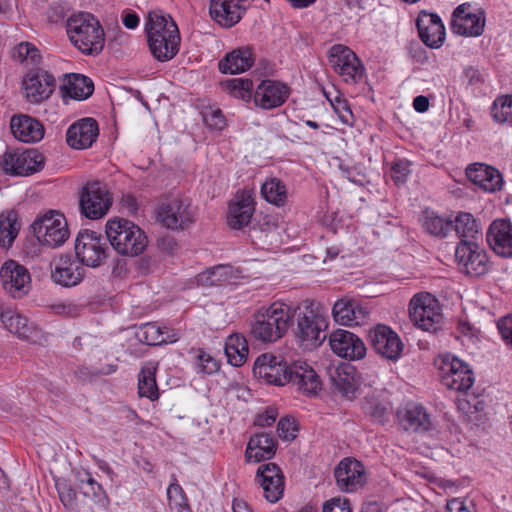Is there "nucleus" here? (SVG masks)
I'll use <instances>...</instances> for the list:
<instances>
[{"mask_svg":"<svg viewBox=\"0 0 512 512\" xmlns=\"http://www.w3.org/2000/svg\"><path fill=\"white\" fill-rule=\"evenodd\" d=\"M493 120L499 124H512V95L499 96L491 108Z\"/></svg>","mask_w":512,"mask_h":512,"instance_id":"49530a36","label":"nucleus"},{"mask_svg":"<svg viewBox=\"0 0 512 512\" xmlns=\"http://www.w3.org/2000/svg\"><path fill=\"white\" fill-rule=\"evenodd\" d=\"M197 366L202 373L213 374L219 370V364L210 354L198 349Z\"/></svg>","mask_w":512,"mask_h":512,"instance_id":"13d9d810","label":"nucleus"},{"mask_svg":"<svg viewBox=\"0 0 512 512\" xmlns=\"http://www.w3.org/2000/svg\"><path fill=\"white\" fill-rule=\"evenodd\" d=\"M231 275V268L225 265H219L210 268L197 276V282L205 286H217L226 282Z\"/></svg>","mask_w":512,"mask_h":512,"instance_id":"09e8293b","label":"nucleus"},{"mask_svg":"<svg viewBox=\"0 0 512 512\" xmlns=\"http://www.w3.org/2000/svg\"><path fill=\"white\" fill-rule=\"evenodd\" d=\"M99 135V126L95 119L82 118L69 126L66 132L67 144L76 150L91 147Z\"/></svg>","mask_w":512,"mask_h":512,"instance_id":"a878e982","label":"nucleus"},{"mask_svg":"<svg viewBox=\"0 0 512 512\" xmlns=\"http://www.w3.org/2000/svg\"><path fill=\"white\" fill-rule=\"evenodd\" d=\"M145 31L149 49L155 59L166 62L177 55L180 34L170 15H164L160 10L149 12Z\"/></svg>","mask_w":512,"mask_h":512,"instance_id":"7ed1b4c3","label":"nucleus"},{"mask_svg":"<svg viewBox=\"0 0 512 512\" xmlns=\"http://www.w3.org/2000/svg\"><path fill=\"white\" fill-rule=\"evenodd\" d=\"M416 27L421 41L429 48L437 49L445 40V27L435 13L421 11L416 19Z\"/></svg>","mask_w":512,"mask_h":512,"instance_id":"b1692460","label":"nucleus"},{"mask_svg":"<svg viewBox=\"0 0 512 512\" xmlns=\"http://www.w3.org/2000/svg\"><path fill=\"white\" fill-rule=\"evenodd\" d=\"M70 41L82 53L98 55L105 44V34L100 22L90 13L71 15L66 22Z\"/></svg>","mask_w":512,"mask_h":512,"instance_id":"20e7f679","label":"nucleus"},{"mask_svg":"<svg viewBox=\"0 0 512 512\" xmlns=\"http://www.w3.org/2000/svg\"><path fill=\"white\" fill-rule=\"evenodd\" d=\"M452 222V230L456 231L461 240L476 241L479 235V224L472 214L459 212Z\"/></svg>","mask_w":512,"mask_h":512,"instance_id":"37998d69","label":"nucleus"},{"mask_svg":"<svg viewBox=\"0 0 512 512\" xmlns=\"http://www.w3.org/2000/svg\"><path fill=\"white\" fill-rule=\"evenodd\" d=\"M224 351L231 365L241 366L245 363L249 353L246 338L239 334L230 335L226 340Z\"/></svg>","mask_w":512,"mask_h":512,"instance_id":"ea45409f","label":"nucleus"},{"mask_svg":"<svg viewBox=\"0 0 512 512\" xmlns=\"http://www.w3.org/2000/svg\"><path fill=\"white\" fill-rule=\"evenodd\" d=\"M334 476L338 488L343 492H354L365 484L363 464L350 458H344L335 468Z\"/></svg>","mask_w":512,"mask_h":512,"instance_id":"5701e85b","label":"nucleus"},{"mask_svg":"<svg viewBox=\"0 0 512 512\" xmlns=\"http://www.w3.org/2000/svg\"><path fill=\"white\" fill-rule=\"evenodd\" d=\"M277 418V411L274 408H267L264 413L256 417L255 424L260 427L271 426Z\"/></svg>","mask_w":512,"mask_h":512,"instance_id":"e2e57ef3","label":"nucleus"},{"mask_svg":"<svg viewBox=\"0 0 512 512\" xmlns=\"http://www.w3.org/2000/svg\"><path fill=\"white\" fill-rule=\"evenodd\" d=\"M330 347L339 357L358 360L366 355L364 342L350 331L338 329L330 335Z\"/></svg>","mask_w":512,"mask_h":512,"instance_id":"393cba45","label":"nucleus"},{"mask_svg":"<svg viewBox=\"0 0 512 512\" xmlns=\"http://www.w3.org/2000/svg\"><path fill=\"white\" fill-rule=\"evenodd\" d=\"M261 194L263 198L276 206H282L287 199L285 185L277 178L266 180L261 186Z\"/></svg>","mask_w":512,"mask_h":512,"instance_id":"a18cd8bd","label":"nucleus"},{"mask_svg":"<svg viewBox=\"0 0 512 512\" xmlns=\"http://www.w3.org/2000/svg\"><path fill=\"white\" fill-rule=\"evenodd\" d=\"M485 27V13L474 10L470 3L460 4L452 14L451 28L462 36H480Z\"/></svg>","mask_w":512,"mask_h":512,"instance_id":"4468645a","label":"nucleus"},{"mask_svg":"<svg viewBox=\"0 0 512 512\" xmlns=\"http://www.w3.org/2000/svg\"><path fill=\"white\" fill-rule=\"evenodd\" d=\"M0 278L4 290L13 298H22L30 291L28 269L14 260H8L1 266Z\"/></svg>","mask_w":512,"mask_h":512,"instance_id":"2eb2a0df","label":"nucleus"},{"mask_svg":"<svg viewBox=\"0 0 512 512\" xmlns=\"http://www.w3.org/2000/svg\"><path fill=\"white\" fill-rule=\"evenodd\" d=\"M13 57L21 62H25L26 65H37L41 60L39 50L28 42L20 43L16 47Z\"/></svg>","mask_w":512,"mask_h":512,"instance_id":"603ef678","label":"nucleus"},{"mask_svg":"<svg viewBox=\"0 0 512 512\" xmlns=\"http://www.w3.org/2000/svg\"><path fill=\"white\" fill-rule=\"evenodd\" d=\"M84 265L72 255H61L51 271L52 280L62 287L77 286L85 276Z\"/></svg>","mask_w":512,"mask_h":512,"instance_id":"bb28decb","label":"nucleus"},{"mask_svg":"<svg viewBox=\"0 0 512 512\" xmlns=\"http://www.w3.org/2000/svg\"><path fill=\"white\" fill-rule=\"evenodd\" d=\"M297 424L293 418H281L277 424L278 436L283 440H292L296 437Z\"/></svg>","mask_w":512,"mask_h":512,"instance_id":"bf43d9fd","label":"nucleus"},{"mask_svg":"<svg viewBox=\"0 0 512 512\" xmlns=\"http://www.w3.org/2000/svg\"><path fill=\"white\" fill-rule=\"evenodd\" d=\"M55 487L62 504L68 509L73 508L76 503V492L68 484L67 480L64 478L56 479Z\"/></svg>","mask_w":512,"mask_h":512,"instance_id":"5fc2aeb1","label":"nucleus"},{"mask_svg":"<svg viewBox=\"0 0 512 512\" xmlns=\"http://www.w3.org/2000/svg\"><path fill=\"white\" fill-rule=\"evenodd\" d=\"M31 229L38 241L47 247L57 248L64 244L69 237L67 220L63 214L50 210L37 218Z\"/></svg>","mask_w":512,"mask_h":512,"instance_id":"1a4fd4ad","label":"nucleus"},{"mask_svg":"<svg viewBox=\"0 0 512 512\" xmlns=\"http://www.w3.org/2000/svg\"><path fill=\"white\" fill-rule=\"evenodd\" d=\"M408 53L417 63L423 64L428 60L426 51L418 43H411L408 47Z\"/></svg>","mask_w":512,"mask_h":512,"instance_id":"69168bd1","label":"nucleus"},{"mask_svg":"<svg viewBox=\"0 0 512 512\" xmlns=\"http://www.w3.org/2000/svg\"><path fill=\"white\" fill-rule=\"evenodd\" d=\"M289 372L290 364L288 362L281 356L269 353L258 356L253 366V374L256 377L275 386L286 385Z\"/></svg>","mask_w":512,"mask_h":512,"instance_id":"ddd939ff","label":"nucleus"},{"mask_svg":"<svg viewBox=\"0 0 512 512\" xmlns=\"http://www.w3.org/2000/svg\"><path fill=\"white\" fill-rule=\"evenodd\" d=\"M23 88L29 102L40 103L53 93L55 78L43 69H31L23 80Z\"/></svg>","mask_w":512,"mask_h":512,"instance_id":"6ab92c4d","label":"nucleus"},{"mask_svg":"<svg viewBox=\"0 0 512 512\" xmlns=\"http://www.w3.org/2000/svg\"><path fill=\"white\" fill-rule=\"evenodd\" d=\"M203 121L211 130L221 131L226 126L225 118L219 108H208L203 112Z\"/></svg>","mask_w":512,"mask_h":512,"instance_id":"6e6d98bb","label":"nucleus"},{"mask_svg":"<svg viewBox=\"0 0 512 512\" xmlns=\"http://www.w3.org/2000/svg\"><path fill=\"white\" fill-rule=\"evenodd\" d=\"M409 317L418 328L435 332L442 322L439 301L430 293L415 294L409 302Z\"/></svg>","mask_w":512,"mask_h":512,"instance_id":"6e6552de","label":"nucleus"},{"mask_svg":"<svg viewBox=\"0 0 512 512\" xmlns=\"http://www.w3.org/2000/svg\"><path fill=\"white\" fill-rule=\"evenodd\" d=\"M112 203V195L105 183L93 180L82 187L79 208L84 217L91 220L101 219L109 212Z\"/></svg>","mask_w":512,"mask_h":512,"instance_id":"0eeeda50","label":"nucleus"},{"mask_svg":"<svg viewBox=\"0 0 512 512\" xmlns=\"http://www.w3.org/2000/svg\"><path fill=\"white\" fill-rule=\"evenodd\" d=\"M290 95V87L276 80H263L254 93L256 106L270 110L283 105Z\"/></svg>","mask_w":512,"mask_h":512,"instance_id":"4be33fe9","label":"nucleus"},{"mask_svg":"<svg viewBox=\"0 0 512 512\" xmlns=\"http://www.w3.org/2000/svg\"><path fill=\"white\" fill-rule=\"evenodd\" d=\"M455 258L461 270L472 277L482 276L489 269L487 253L473 240H460Z\"/></svg>","mask_w":512,"mask_h":512,"instance_id":"f8f14e48","label":"nucleus"},{"mask_svg":"<svg viewBox=\"0 0 512 512\" xmlns=\"http://www.w3.org/2000/svg\"><path fill=\"white\" fill-rule=\"evenodd\" d=\"M45 157L37 149L7 147L0 156V167L5 174L28 176L43 169Z\"/></svg>","mask_w":512,"mask_h":512,"instance_id":"423d86ee","label":"nucleus"},{"mask_svg":"<svg viewBox=\"0 0 512 512\" xmlns=\"http://www.w3.org/2000/svg\"><path fill=\"white\" fill-rule=\"evenodd\" d=\"M196 210L187 198L174 199L161 204L156 212V219L168 229H185L195 221Z\"/></svg>","mask_w":512,"mask_h":512,"instance_id":"9b49d317","label":"nucleus"},{"mask_svg":"<svg viewBox=\"0 0 512 512\" xmlns=\"http://www.w3.org/2000/svg\"><path fill=\"white\" fill-rule=\"evenodd\" d=\"M105 233L111 247L121 256H139L148 245L145 232L125 218L109 219L105 225Z\"/></svg>","mask_w":512,"mask_h":512,"instance_id":"39448f33","label":"nucleus"},{"mask_svg":"<svg viewBox=\"0 0 512 512\" xmlns=\"http://www.w3.org/2000/svg\"><path fill=\"white\" fill-rule=\"evenodd\" d=\"M262 487L265 499L270 503L278 502L284 492V475L275 463H266L258 467L255 477Z\"/></svg>","mask_w":512,"mask_h":512,"instance_id":"412c9836","label":"nucleus"},{"mask_svg":"<svg viewBox=\"0 0 512 512\" xmlns=\"http://www.w3.org/2000/svg\"><path fill=\"white\" fill-rule=\"evenodd\" d=\"M11 132L16 139L25 143L40 141L44 136V127L28 115H16L11 118Z\"/></svg>","mask_w":512,"mask_h":512,"instance_id":"72a5a7b5","label":"nucleus"},{"mask_svg":"<svg viewBox=\"0 0 512 512\" xmlns=\"http://www.w3.org/2000/svg\"><path fill=\"white\" fill-rule=\"evenodd\" d=\"M322 512H351V508L347 499L332 498L325 502Z\"/></svg>","mask_w":512,"mask_h":512,"instance_id":"052dcab7","label":"nucleus"},{"mask_svg":"<svg viewBox=\"0 0 512 512\" xmlns=\"http://www.w3.org/2000/svg\"><path fill=\"white\" fill-rule=\"evenodd\" d=\"M242 0H211L209 13L211 18L223 27L237 24L245 11Z\"/></svg>","mask_w":512,"mask_h":512,"instance_id":"c756f323","label":"nucleus"},{"mask_svg":"<svg viewBox=\"0 0 512 512\" xmlns=\"http://www.w3.org/2000/svg\"><path fill=\"white\" fill-rule=\"evenodd\" d=\"M138 393L140 397H146L152 401L158 399V387L155 373L150 368H143L138 379Z\"/></svg>","mask_w":512,"mask_h":512,"instance_id":"de8ad7c7","label":"nucleus"},{"mask_svg":"<svg viewBox=\"0 0 512 512\" xmlns=\"http://www.w3.org/2000/svg\"><path fill=\"white\" fill-rule=\"evenodd\" d=\"M1 322L7 330L18 335L19 338L27 341H32L37 336L38 332L33 326V323L28 318L16 313L11 309H7L2 314Z\"/></svg>","mask_w":512,"mask_h":512,"instance_id":"4c0bfd02","label":"nucleus"},{"mask_svg":"<svg viewBox=\"0 0 512 512\" xmlns=\"http://www.w3.org/2000/svg\"><path fill=\"white\" fill-rule=\"evenodd\" d=\"M255 211L252 195L247 191L237 193L230 202L227 213V224L232 229H241L247 226Z\"/></svg>","mask_w":512,"mask_h":512,"instance_id":"c85d7f7f","label":"nucleus"},{"mask_svg":"<svg viewBox=\"0 0 512 512\" xmlns=\"http://www.w3.org/2000/svg\"><path fill=\"white\" fill-rule=\"evenodd\" d=\"M329 63L345 81L356 82L363 74V66L356 54L347 46L336 44L329 50Z\"/></svg>","mask_w":512,"mask_h":512,"instance_id":"dca6fc26","label":"nucleus"},{"mask_svg":"<svg viewBox=\"0 0 512 512\" xmlns=\"http://www.w3.org/2000/svg\"><path fill=\"white\" fill-rule=\"evenodd\" d=\"M287 384L307 396H315L321 390L322 383L316 371L306 362L296 361L290 364Z\"/></svg>","mask_w":512,"mask_h":512,"instance_id":"aec40b11","label":"nucleus"},{"mask_svg":"<svg viewBox=\"0 0 512 512\" xmlns=\"http://www.w3.org/2000/svg\"><path fill=\"white\" fill-rule=\"evenodd\" d=\"M466 176L474 185L486 192L500 190L503 185L501 173L497 169L482 163L469 165L466 169Z\"/></svg>","mask_w":512,"mask_h":512,"instance_id":"7c9ffc66","label":"nucleus"},{"mask_svg":"<svg viewBox=\"0 0 512 512\" xmlns=\"http://www.w3.org/2000/svg\"><path fill=\"white\" fill-rule=\"evenodd\" d=\"M137 339L146 345L157 346L167 343H174L178 340V336H164L162 327L157 323H145L136 332Z\"/></svg>","mask_w":512,"mask_h":512,"instance_id":"a19ab883","label":"nucleus"},{"mask_svg":"<svg viewBox=\"0 0 512 512\" xmlns=\"http://www.w3.org/2000/svg\"><path fill=\"white\" fill-rule=\"evenodd\" d=\"M276 441L270 433H256L250 439L246 447L245 457L247 461L262 462L271 459L276 452Z\"/></svg>","mask_w":512,"mask_h":512,"instance_id":"f704fd0d","label":"nucleus"},{"mask_svg":"<svg viewBox=\"0 0 512 512\" xmlns=\"http://www.w3.org/2000/svg\"><path fill=\"white\" fill-rule=\"evenodd\" d=\"M486 238L497 255L512 257V223L509 220H494L488 228Z\"/></svg>","mask_w":512,"mask_h":512,"instance_id":"cd10ccee","label":"nucleus"},{"mask_svg":"<svg viewBox=\"0 0 512 512\" xmlns=\"http://www.w3.org/2000/svg\"><path fill=\"white\" fill-rule=\"evenodd\" d=\"M20 225L17 213L10 211L0 216V246L9 247L18 235Z\"/></svg>","mask_w":512,"mask_h":512,"instance_id":"c03bdc74","label":"nucleus"},{"mask_svg":"<svg viewBox=\"0 0 512 512\" xmlns=\"http://www.w3.org/2000/svg\"><path fill=\"white\" fill-rule=\"evenodd\" d=\"M100 233L92 230H82L75 240L76 258L85 266L96 268L107 259L109 248Z\"/></svg>","mask_w":512,"mask_h":512,"instance_id":"9d476101","label":"nucleus"},{"mask_svg":"<svg viewBox=\"0 0 512 512\" xmlns=\"http://www.w3.org/2000/svg\"><path fill=\"white\" fill-rule=\"evenodd\" d=\"M229 89L235 98L250 100L253 92V82L248 78L232 79L229 82Z\"/></svg>","mask_w":512,"mask_h":512,"instance_id":"864d4df0","label":"nucleus"},{"mask_svg":"<svg viewBox=\"0 0 512 512\" xmlns=\"http://www.w3.org/2000/svg\"><path fill=\"white\" fill-rule=\"evenodd\" d=\"M413 108L419 113L426 112L429 108V99L423 95L415 97L413 100Z\"/></svg>","mask_w":512,"mask_h":512,"instance_id":"774afa93","label":"nucleus"},{"mask_svg":"<svg viewBox=\"0 0 512 512\" xmlns=\"http://www.w3.org/2000/svg\"><path fill=\"white\" fill-rule=\"evenodd\" d=\"M443 371L442 382L449 389L466 392L474 383L473 371L460 359L447 355L441 367Z\"/></svg>","mask_w":512,"mask_h":512,"instance_id":"f3484780","label":"nucleus"},{"mask_svg":"<svg viewBox=\"0 0 512 512\" xmlns=\"http://www.w3.org/2000/svg\"><path fill=\"white\" fill-rule=\"evenodd\" d=\"M422 227L426 233L444 238L452 230L453 222L450 219L439 216L434 211L425 210L423 212Z\"/></svg>","mask_w":512,"mask_h":512,"instance_id":"79ce46f5","label":"nucleus"},{"mask_svg":"<svg viewBox=\"0 0 512 512\" xmlns=\"http://www.w3.org/2000/svg\"><path fill=\"white\" fill-rule=\"evenodd\" d=\"M62 95L68 96L74 100H85L89 98L94 91L92 80L81 74L66 75L63 84L60 87Z\"/></svg>","mask_w":512,"mask_h":512,"instance_id":"e433bc0d","label":"nucleus"},{"mask_svg":"<svg viewBox=\"0 0 512 512\" xmlns=\"http://www.w3.org/2000/svg\"><path fill=\"white\" fill-rule=\"evenodd\" d=\"M401 426L406 431L423 433L431 428L430 416L425 408L415 402H408L397 413Z\"/></svg>","mask_w":512,"mask_h":512,"instance_id":"2f4dec72","label":"nucleus"},{"mask_svg":"<svg viewBox=\"0 0 512 512\" xmlns=\"http://www.w3.org/2000/svg\"><path fill=\"white\" fill-rule=\"evenodd\" d=\"M294 317L293 309L282 302L260 308L250 321V337L261 343H274L281 339Z\"/></svg>","mask_w":512,"mask_h":512,"instance_id":"f03ea898","label":"nucleus"},{"mask_svg":"<svg viewBox=\"0 0 512 512\" xmlns=\"http://www.w3.org/2000/svg\"><path fill=\"white\" fill-rule=\"evenodd\" d=\"M456 403L458 409L466 414L479 410L477 406L478 403H474L472 405L471 402L467 399V396L465 398H458Z\"/></svg>","mask_w":512,"mask_h":512,"instance_id":"338daca9","label":"nucleus"},{"mask_svg":"<svg viewBox=\"0 0 512 512\" xmlns=\"http://www.w3.org/2000/svg\"><path fill=\"white\" fill-rule=\"evenodd\" d=\"M498 330L507 345L512 347V316L502 317L497 323Z\"/></svg>","mask_w":512,"mask_h":512,"instance_id":"680f3d73","label":"nucleus"},{"mask_svg":"<svg viewBox=\"0 0 512 512\" xmlns=\"http://www.w3.org/2000/svg\"><path fill=\"white\" fill-rule=\"evenodd\" d=\"M85 476V479H80L79 485L83 495L95 503H104L107 497L103 487L95 481L89 472H86Z\"/></svg>","mask_w":512,"mask_h":512,"instance_id":"8fccbe9b","label":"nucleus"},{"mask_svg":"<svg viewBox=\"0 0 512 512\" xmlns=\"http://www.w3.org/2000/svg\"><path fill=\"white\" fill-rule=\"evenodd\" d=\"M368 312L356 300L341 298L332 308V316L338 324L344 326H358L364 322Z\"/></svg>","mask_w":512,"mask_h":512,"instance_id":"473e14b6","label":"nucleus"},{"mask_svg":"<svg viewBox=\"0 0 512 512\" xmlns=\"http://www.w3.org/2000/svg\"><path fill=\"white\" fill-rule=\"evenodd\" d=\"M120 205L127 214L134 215L138 211V203L134 195L131 193L123 194L120 199Z\"/></svg>","mask_w":512,"mask_h":512,"instance_id":"0e129e2a","label":"nucleus"},{"mask_svg":"<svg viewBox=\"0 0 512 512\" xmlns=\"http://www.w3.org/2000/svg\"><path fill=\"white\" fill-rule=\"evenodd\" d=\"M355 368L344 364L329 370L331 384L345 397H350L356 390Z\"/></svg>","mask_w":512,"mask_h":512,"instance_id":"58836bf2","label":"nucleus"},{"mask_svg":"<svg viewBox=\"0 0 512 512\" xmlns=\"http://www.w3.org/2000/svg\"><path fill=\"white\" fill-rule=\"evenodd\" d=\"M293 313L297 321L294 336L298 344L307 350L320 346L327 337V309L315 300L306 299Z\"/></svg>","mask_w":512,"mask_h":512,"instance_id":"f257e3e1","label":"nucleus"},{"mask_svg":"<svg viewBox=\"0 0 512 512\" xmlns=\"http://www.w3.org/2000/svg\"><path fill=\"white\" fill-rule=\"evenodd\" d=\"M410 174V162L406 159H399L392 164L391 178L396 185L404 184Z\"/></svg>","mask_w":512,"mask_h":512,"instance_id":"4d7b16f0","label":"nucleus"},{"mask_svg":"<svg viewBox=\"0 0 512 512\" xmlns=\"http://www.w3.org/2000/svg\"><path fill=\"white\" fill-rule=\"evenodd\" d=\"M167 497L171 509L177 510L178 512H187L188 502L186 495L182 487L176 483V481L169 485L167 489Z\"/></svg>","mask_w":512,"mask_h":512,"instance_id":"3c124183","label":"nucleus"},{"mask_svg":"<svg viewBox=\"0 0 512 512\" xmlns=\"http://www.w3.org/2000/svg\"><path fill=\"white\" fill-rule=\"evenodd\" d=\"M254 63L252 50L243 47L228 53L219 61L218 68L224 74H239L248 70Z\"/></svg>","mask_w":512,"mask_h":512,"instance_id":"c9c22d12","label":"nucleus"},{"mask_svg":"<svg viewBox=\"0 0 512 512\" xmlns=\"http://www.w3.org/2000/svg\"><path fill=\"white\" fill-rule=\"evenodd\" d=\"M368 338L377 354L396 361L403 350V343L396 332L386 325H377L369 331Z\"/></svg>","mask_w":512,"mask_h":512,"instance_id":"a211bd4d","label":"nucleus"}]
</instances>
